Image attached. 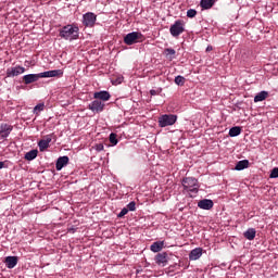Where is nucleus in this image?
<instances>
[{
    "label": "nucleus",
    "mask_w": 278,
    "mask_h": 278,
    "mask_svg": "<svg viewBox=\"0 0 278 278\" xmlns=\"http://www.w3.org/2000/svg\"><path fill=\"white\" fill-rule=\"evenodd\" d=\"M182 188L184 192L189 194V197L192 199L199 194V188H201V186L199 185V180L197 178L185 177L182 179Z\"/></svg>",
    "instance_id": "1"
},
{
    "label": "nucleus",
    "mask_w": 278,
    "mask_h": 278,
    "mask_svg": "<svg viewBox=\"0 0 278 278\" xmlns=\"http://www.w3.org/2000/svg\"><path fill=\"white\" fill-rule=\"evenodd\" d=\"M59 36L63 40H77L79 38V26L77 24H68L60 29Z\"/></svg>",
    "instance_id": "2"
},
{
    "label": "nucleus",
    "mask_w": 278,
    "mask_h": 278,
    "mask_svg": "<svg viewBox=\"0 0 278 278\" xmlns=\"http://www.w3.org/2000/svg\"><path fill=\"white\" fill-rule=\"evenodd\" d=\"M184 31H186V28L181 20L176 21L169 28V34H172L174 38H179Z\"/></svg>",
    "instance_id": "3"
},
{
    "label": "nucleus",
    "mask_w": 278,
    "mask_h": 278,
    "mask_svg": "<svg viewBox=\"0 0 278 278\" xmlns=\"http://www.w3.org/2000/svg\"><path fill=\"white\" fill-rule=\"evenodd\" d=\"M177 123V115L164 114L159 117V127H170Z\"/></svg>",
    "instance_id": "4"
},
{
    "label": "nucleus",
    "mask_w": 278,
    "mask_h": 278,
    "mask_svg": "<svg viewBox=\"0 0 278 278\" xmlns=\"http://www.w3.org/2000/svg\"><path fill=\"white\" fill-rule=\"evenodd\" d=\"M142 33H138V31H132L127 34L124 37V42L125 45L131 46V45H136V42H142Z\"/></svg>",
    "instance_id": "5"
},
{
    "label": "nucleus",
    "mask_w": 278,
    "mask_h": 278,
    "mask_svg": "<svg viewBox=\"0 0 278 278\" xmlns=\"http://www.w3.org/2000/svg\"><path fill=\"white\" fill-rule=\"evenodd\" d=\"M97 23V15L92 12L85 13L83 15V25L85 27H92Z\"/></svg>",
    "instance_id": "6"
},
{
    "label": "nucleus",
    "mask_w": 278,
    "mask_h": 278,
    "mask_svg": "<svg viewBox=\"0 0 278 278\" xmlns=\"http://www.w3.org/2000/svg\"><path fill=\"white\" fill-rule=\"evenodd\" d=\"M23 73H25V67L21 65L9 67L7 70V77H18V75H23Z\"/></svg>",
    "instance_id": "7"
},
{
    "label": "nucleus",
    "mask_w": 278,
    "mask_h": 278,
    "mask_svg": "<svg viewBox=\"0 0 278 278\" xmlns=\"http://www.w3.org/2000/svg\"><path fill=\"white\" fill-rule=\"evenodd\" d=\"M105 108V103L101 102L100 100H93L88 105V110H91V112H96L99 114V112H103V109Z\"/></svg>",
    "instance_id": "8"
},
{
    "label": "nucleus",
    "mask_w": 278,
    "mask_h": 278,
    "mask_svg": "<svg viewBox=\"0 0 278 278\" xmlns=\"http://www.w3.org/2000/svg\"><path fill=\"white\" fill-rule=\"evenodd\" d=\"M38 79H42L41 73L39 74H27L23 76V81L26 84V86H29V84H34L38 81Z\"/></svg>",
    "instance_id": "9"
},
{
    "label": "nucleus",
    "mask_w": 278,
    "mask_h": 278,
    "mask_svg": "<svg viewBox=\"0 0 278 278\" xmlns=\"http://www.w3.org/2000/svg\"><path fill=\"white\" fill-rule=\"evenodd\" d=\"M155 264L160 267H165L168 264V255L165 252L156 254Z\"/></svg>",
    "instance_id": "10"
},
{
    "label": "nucleus",
    "mask_w": 278,
    "mask_h": 278,
    "mask_svg": "<svg viewBox=\"0 0 278 278\" xmlns=\"http://www.w3.org/2000/svg\"><path fill=\"white\" fill-rule=\"evenodd\" d=\"M64 75V72L62 70H52L41 73V79L42 78H49V77H62Z\"/></svg>",
    "instance_id": "11"
},
{
    "label": "nucleus",
    "mask_w": 278,
    "mask_h": 278,
    "mask_svg": "<svg viewBox=\"0 0 278 278\" xmlns=\"http://www.w3.org/2000/svg\"><path fill=\"white\" fill-rule=\"evenodd\" d=\"M12 129H14V127L12 125L1 124L0 125V138H8V136H10V134H12Z\"/></svg>",
    "instance_id": "12"
},
{
    "label": "nucleus",
    "mask_w": 278,
    "mask_h": 278,
    "mask_svg": "<svg viewBox=\"0 0 278 278\" xmlns=\"http://www.w3.org/2000/svg\"><path fill=\"white\" fill-rule=\"evenodd\" d=\"M51 135H48L45 139H41L38 142L39 151H47V149H49V144H51Z\"/></svg>",
    "instance_id": "13"
},
{
    "label": "nucleus",
    "mask_w": 278,
    "mask_h": 278,
    "mask_svg": "<svg viewBox=\"0 0 278 278\" xmlns=\"http://www.w3.org/2000/svg\"><path fill=\"white\" fill-rule=\"evenodd\" d=\"M198 207H200V210H212V207H214V201L210 199L200 200Z\"/></svg>",
    "instance_id": "14"
},
{
    "label": "nucleus",
    "mask_w": 278,
    "mask_h": 278,
    "mask_svg": "<svg viewBox=\"0 0 278 278\" xmlns=\"http://www.w3.org/2000/svg\"><path fill=\"white\" fill-rule=\"evenodd\" d=\"M16 264H18V257L16 256H7V258H4V265L9 269L15 268Z\"/></svg>",
    "instance_id": "15"
},
{
    "label": "nucleus",
    "mask_w": 278,
    "mask_h": 278,
    "mask_svg": "<svg viewBox=\"0 0 278 278\" xmlns=\"http://www.w3.org/2000/svg\"><path fill=\"white\" fill-rule=\"evenodd\" d=\"M111 97L108 91H97L93 93V99H100V101H110Z\"/></svg>",
    "instance_id": "16"
},
{
    "label": "nucleus",
    "mask_w": 278,
    "mask_h": 278,
    "mask_svg": "<svg viewBox=\"0 0 278 278\" xmlns=\"http://www.w3.org/2000/svg\"><path fill=\"white\" fill-rule=\"evenodd\" d=\"M201 255H203V249L197 248L194 250H191L189 258L190 261H197L200 260Z\"/></svg>",
    "instance_id": "17"
},
{
    "label": "nucleus",
    "mask_w": 278,
    "mask_h": 278,
    "mask_svg": "<svg viewBox=\"0 0 278 278\" xmlns=\"http://www.w3.org/2000/svg\"><path fill=\"white\" fill-rule=\"evenodd\" d=\"M68 164V156H61L56 160L55 168L56 170H62L64 166Z\"/></svg>",
    "instance_id": "18"
},
{
    "label": "nucleus",
    "mask_w": 278,
    "mask_h": 278,
    "mask_svg": "<svg viewBox=\"0 0 278 278\" xmlns=\"http://www.w3.org/2000/svg\"><path fill=\"white\" fill-rule=\"evenodd\" d=\"M214 3H216V0H201L200 7L202 10H212V8H214Z\"/></svg>",
    "instance_id": "19"
},
{
    "label": "nucleus",
    "mask_w": 278,
    "mask_h": 278,
    "mask_svg": "<svg viewBox=\"0 0 278 278\" xmlns=\"http://www.w3.org/2000/svg\"><path fill=\"white\" fill-rule=\"evenodd\" d=\"M266 99H268V91H261L254 97V103L266 101Z\"/></svg>",
    "instance_id": "20"
},
{
    "label": "nucleus",
    "mask_w": 278,
    "mask_h": 278,
    "mask_svg": "<svg viewBox=\"0 0 278 278\" xmlns=\"http://www.w3.org/2000/svg\"><path fill=\"white\" fill-rule=\"evenodd\" d=\"M240 134H242V128L240 126H235L229 129L230 138H236L237 136H240Z\"/></svg>",
    "instance_id": "21"
},
{
    "label": "nucleus",
    "mask_w": 278,
    "mask_h": 278,
    "mask_svg": "<svg viewBox=\"0 0 278 278\" xmlns=\"http://www.w3.org/2000/svg\"><path fill=\"white\" fill-rule=\"evenodd\" d=\"M244 168H249V160L239 161L235 166V170H244Z\"/></svg>",
    "instance_id": "22"
},
{
    "label": "nucleus",
    "mask_w": 278,
    "mask_h": 278,
    "mask_svg": "<svg viewBox=\"0 0 278 278\" xmlns=\"http://www.w3.org/2000/svg\"><path fill=\"white\" fill-rule=\"evenodd\" d=\"M38 157V150H30L25 154V160L31 162V160H36Z\"/></svg>",
    "instance_id": "23"
},
{
    "label": "nucleus",
    "mask_w": 278,
    "mask_h": 278,
    "mask_svg": "<svg viewBox=\"0 0 278 278\" xmlns=\"http://www.w3.org/2000/svg\"><path fill=\"white\" fill-rule=\"evenodd\" d=\"M164 54L166 55V58H168V60H175L177 51H175V49L173 48H167L164 50Z\"/></svg>",
    "instance_id": "24"
},
{
    "label": "nucleus",
    "mask_w": 278,
    "mask_h": 278,
    "mask_svg": "<svg viewBox=\"0 0 278 278\" xmlns=\"http://www.w3.org/2000/svg\"><path fill=\"white\" fill-rule=\"evenodd\" d=\"M255 229L254 228H249L245 232H244V238H247V240H253L255 238Z\"/></svg>",
    "instance_id": "25"
},
{
    "label": "nucleus",
    "mask_w": 278,
    "mask_h": 278,
    "mask_svg": "<svg viewBox=\"0 0 278 278\" xmlns=\"http://www.w3.org/2000/svg\"><path fill=\"white\" fill-rule=\"evenodd\" d=\"M162 250H164L163 244H152V245H150V251H152L153 253H159Z\"/></svg>",
    "instance_id": "26"
},
{
    "label": "nucleus",
    "mask_w": 278,
    "mask_h": 278,
    "mask_svg": "<svg viewBox=\"0 0 278 278\" xmlns=\"http://www.w3.org/2000/svg\"><path fill=\"white\" fill-rule=\"evenodd\" d=\"M186 84V78L184 76H176L175 77V85L176 86H184Z\"/></svg>",
    "instance_id": "27"
},
{
    "label": "nucleus",
    "mask_w": 278,
    "mask_h": 278,
    "mask_svg": "<svg viewBox=\"0 0 278 278\" xmlns=\"http://www.w3.org/2000/svg\"><path fill=\"white\" fill-rule=\"evenodd\" d=\"M43 110H45V103H39L34 108V114L38 116V114H40V112H42Z\"/></svg>",
    "instance_id": "28"
},
{
    "label": "nucleus",
    "mask_w": 278,
    "mask_h": 278,
    "mask_svg": "<svg viewBox=\"0 0 278 278\" xmlns=\"http://www.w3.org/2000/svg\"><path fill=\"white\" fill-rule=\"evenodd\" d=\"M111 144H113V147H116V144H118V139H116V134L112 132L110 135V138H109Z\"/></svg>",
    "instance_id": "29"
},
{
    "label": "nucleus",
    "mask_w": 278,
    "mask_h": 278,
    "mask_svg": "<svg viewBox=\"0 0 278 278\" xmlns=\"http://www.w3.org/2000/svg\"><path fill=\"white\" fill-rule=\"evenodd\" d=\"M187 16H188V18H194V16H197V10H194V9H189V10L187 11Z\"/></svg>",
    "instance_id": "30"
},
{
    "label": "nucleus",
    "mask_w": 278,
    "mask_h": 278,
    "mask_svg": "<svg viewBox=\"0 0 278 278\" xmlns=\"http://www.w3.org/2000/svg\"><path fill=\"white\" fill-rule=\"evenodd\" d=\"M126 208L128 210V212H136V202H129Z\"/></svg>",
    "instance_id": "31"
},
{
    "label": "nucleus",
    "mask_w": 278,
    "mask_h": 278,
    "mask_svg": "<svg viewBox=\"0 0 278 278\" xmlns=\"http://www.w3.org/2000/svg\"><path fill=\"white\" fill-rule=\"evenodd\" d=\"M126 214H129V210L127 207L122 208V211L118 213L117 218H123V216H126Z\"/></svg>",
    "instance_id": "32"
},
{
    "label": "nucleus",
    "mask_w": 278,
    "mask_h": 278,
    "mask_svg": "<svg viewBox=\"0 0 278 278\" xmlns=\"http://www.w3.org/2000/svg\"><path fill=\"white\" fill-rule=\"evenodd\" d=\"M270 179H277L278 177V167H275L274 169H271V173L269 175Z\"/></svg>",
    "instance_id": "33"
},
{
    "label": "nucleus",
    "mask_w": 278,
    "mask_h": 278,
    "mask_svg": "<svg viewBox=\"0 0 278 278\" xmlns=\"http://www.w3.org/2000/svg\"><path fill=\"white\" fill-rule=\"evenodd\" d=\"M75 231H77V227L76 226H68L67 227V233H75Z\"/></svg>",
    "instance_id": "34"
},
{
    "label": "nucleus",
    "mask_w": 278,
    "mask_h": 278,
    "mask_svg": "<svg viewBox=\"0 0 278 278\" xmlns=\"http://www.w3.org/2000/svg\"><path fill=\"white\" fill-rule=\"evenodd\" d=\"M161 92H162V89H160V90H155V89L150 90V94L152 97H155V94H160Z\"/></svg>",
    "instance_id": "35"
},
{
    "label": "nucleus",
    "mask_w": 278,
    "mask_h": 278,
    "mask_svg": "<svg viewBox=\"0 0 278 278\" xmlns=\"http://www.w3.org/2000/svg\"><path fill=\"white\" fill-rule=\"evenodd\" d=\"M103 149H104L103 143L96 144V151H103Z\"/></svg>",
    "instance_id": "36"
},
{
    "label": "nucleus",
    "mask_w": 278,
    "mask_h": 278,
    "mask_svg": "<svg viewBox=\"0 0 278 278\" xmlns=\"http://www.w3.org/2000/svg\"><path fill=\"white\" fill-rule=\"evenodd\" d=\"M213 49H214V48H213L212 46H207V47H206V53H210V51H213Z\"/></svg>",
    "instance_id": "37"
},
{
    "label": "nucleus",
    "mask_w": 278,
    "mask_h": 278,
    "mask_svg": "<svg viewBox=\"0 0 278 278\" xmlns=\"http://www.w3.org/2000/svg\"><path fill=\"white\" fill-rule=\"evenodd\" d=\"M3 166H5V163L0 161V170L3 168Z\"/></svg>",
    "instance_id": "38"
},
{
    "label": "nucleus",
    "mask_w": 278,
    "mask_h": 278,
    "mask_svg": "<svg viewBox=\"0 0 278 278\" xmlns=\"http://www.w3.org/2000/svg\"><path fill=\"white\" fill-rule=\"evenodd\" d=\"M153 244H164V241H155V242H153Z\"/></svg>",
    "instance_id": "39"
},
{
    "label": "nucleus",
    "mask_w": 278,
    "mask_h": 278,
    "mask_svg": "<svg viewBox=\"0 0 278 278\" xmlns=\"http://www.w3.org/2000/svg\"><path fill=\"white\" fill-rule=\"evenodd\" d=\"M118 84H121V78H118Z\"/></svg>",
    "instance_id": "40"
}]
</instances>
